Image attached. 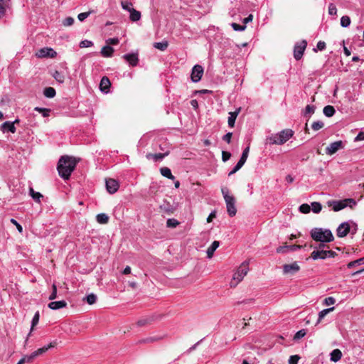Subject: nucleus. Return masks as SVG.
<instances>
[{"label": "nucleus", "instance_id": "1", "mask_svg": "<svg viewBox=\"0 0 364 364\" xmlns=\"http://www.w3.org/2000/svg\"><path fill=\"white\" fill-rule=\"evenodd\" d=\"M77 161L75 158L63 156L59 159L58 163V171L61 178L67 180L70 178L72 172L75 170Z\"/></svg>", "mask_w": 364, "mask_h": 364}, {"label": "nucleus", "instance_id": "2", "mask_svg": "<svg viewBox=\"0 0 364 364\" xmlns=\"http://www.w3.org/2000/svg\"><path fill=\"white\" fill-rule=\"evenodd\" d=\"M294 134V132L290 129L281 131L278 134H272L265 139V144H283L287 142Z\"/></svg>", "mask_w": 364, "mask_h": 364}, {"label": "nucleus", "instance_id": "3", "mask_svg": "<svg viewBox=\"0 0 364 364\" xmlns=\"http://www.w3.org/2000/svg\"><path fill=\"white\" fill-rule=\"evenodd\" d=\"M311 238L323 243L333 241L334 237L331 231L328 229H323L321 228H315L311 230Z\"/></svg>", "mask_w": 364, "mask_h": 364}, {"label": "nucleus", "instance_id": "4", "mask_svg": "<svg viewBox=\"0 0 364 364\" xmlns=\"http://www.w3.org/2000/svg\"><path fill=\"white\" fill-rule=\"evenodd\" d=\"M357 204L356 201L353 198H347L341 200H328L327 202V205L328 207H331L333 211L338 212L344 209L346 207H350L353 208Z\"/></svg>", "mask_w": 364, "mask_h": 364}, {"label": "nucleus", "instance_id": "5", "mask_svg": "<svg viewBox=\"0 0 364 364\" xmlns=\"http://www.w3.org/2000/svg\"><path fill=\"white\" fill-rule=\"evenodd\" d=\"M224 200L226 203L227 211L230 217L235 216L237 213L235 207V198L233 196L230 194L229 190L224 187L221 189Z\"/></svg>", "mask_w": 364, "mask_h": 364}, {"label": "nucleus", "instance_id": "6", "mask_svg": "<svg viewBox=\"0 0 364 364\" xmlns=\"http://www.w3.org/2000/svg\"><path fill=\"white\" fill-rule=\"evenodd\" d=\"M248 271V263H242V264L238 267L232 276V281L230 283V287H235L243 279L244 277L247 274Z\"/></svg>", "mask_w": 364, "mask_h": 364}, {"label": "nucleus", "instance_id": "7", "mask_svg": "<svg viewBox=\"0 0 364 364\" xmlns=\"http://www.w3.org/2000/svg\"><path fill=\"white\" fill-rule=\"evenodd\" d=\"M336 253L332 250H326L323 249L315 250L311 254V258L314 260L318 259H324L326 258L334 257Z\"/></svg>", "mask_w": 364, "mask_h": 364}, {"label": "nucleus", "instance_id": "8", "mask_svg": "<svg viewBox=\"0 0 364 364\" xmlns=\"http://www.w3.org/2000/svg\"><path fill=\"white\" fill-rule=\"evenodd\" d=\"M306 46L307 42L305 40H302L295 44L294 48V57L296 60H299L302 58Z\"/></svg>", "mask_w": 364, "mask_h": 364}, {"label": "nucleus", "instance_id": "9", "mask_svg": "<svg viewBox=\"0 0 364 364\" xmlns=\"http://www.w3.org/2000/svg\"><path fill=\"white\" fill-rule=\"evenodd\" d=\"M203 74V68L200 65H196L192 68V72L191 75V80L193 82H198L201 80V77Z\"/></svg>", "mask_w": 364, "mask_h": 364}, {"label": "nucleus", "instance_id": "10", "mask_svg": "<svg viewBox=\"0 0 364 364\" xmlns=\"http://www.w3.org/2000/svg\"><path fill=\"white\" fill-rule=\"evenodd\" d=\"M350 222H343L336 229V235L338 237H346L350 232Z\"/></svg>", "mask_w": 364, "mask_h": 364}, {"label": "nucleus", "instance_id": "11", "mask_svg": "<svg viewBox=\"0 0 364 364\" xmlns=\"http://www.w3.org/2000/svg\"><path fill=\"white\" fill-rule=\"evenodd\" d=\"M343 147L342 141H336L332 142L326 148V154L328 155H333L339 149Z\"/></svg>", "mask_w": 364, "mask_h": 364}, {"label": "nucleus", "instance_id": "12", "mask_svg": "<svg viewBox=\"0 0 364 364\" xmlns=\"http://www.w3.org/2000/svg\"><path fill=\"white\" fill-rule=\"evenodd\" d=\"M106 183V189L107 192L111 194H113L117 191L119 189V183L112 178L107 179L105 181Z\"/></svg>", "mask_w": 364, "mask_h": 364}, {"label": "nucleus", "instance_id": "13", "mask_svg": "<svg viewBox=\"0 0 364 364\" xmlns=\"http://www.w3.org/2000/svg\"><path fill=\"white\" fill-rule=\"evenodd\" d=\"M40 58H55L57 53L51 48H41L38 54Z\"/></svg>", "mask_w": 364, "mask_h": 364}, {"label": "nucleus", "instance_id": "14", "mask_svg": "<svg viewBox=\"0 0 364 364\" xmlns=\"http://www.w3.org/2000/svg\"><path fill=\"white\" fill-rule=\"evenodd\" d=\"M122 58L127 62L131 66H136L139 63L138 54L137 53H127L124 54Z\"/></svg>", "mask_w": 364, "mask_h": 364}, {"label": "nucleus", "instance_id": "15", "mask_svg": "<svg viewBox=\"0 0 364 364\" xmlns=\"http://www.w3.org/2000/svg\"><path fill=\"white\" fill-rule=\"evenodd\" d=\"M0 130L3 133L11 132L12 134H14L16 132V128L15 126H14V123H11V122L10 121H6L1 124Z\"/></svg>", "mask_w": 364, "mask_h": 364}, {"label": "nucleus", "instance_id": "16", "mask_svg": "<svg viewBox=\"0 0 364 364\" xmlns=\"http://www.w3.org/2000/svg\"><path fill=\"white\" fill-rule=\"evenodd\" d=\"M169 154V151H166L164 153L151 154L148 153L146 155V158L149 160L152 159L154 161H162L166 156Z\"/></svg>", "mask_w": 364, "mask_h": 364}, {"label": "nucleus", "instance_id": "17", "mask_svg": "<svg viewBox=\"0 0 364 364\" xmlns=\"http://www.w3.org/2000/svg\"><path fill=\"white\" fill-rule=\"evenodd\" d=\"M300 269L299 266L296 262L291 264H284L283 270L285 274H294Z\"/></svg>", "mask_w": 364, "mask_h": 364}, {"label": "nucleus", "instance_id": "18", "mask_svg": "<svg viewBox=\"0 0 364 364\" xmlns=\"http://www.w3.org/2000/svg\"><path fill=\"white\" fill-rule=\"evenodd\" d=\"M111 85L109 78L106 76L102 77L100 83V88L102 92L107 93Z\"/></svg>", "mask_w": 364, "mask_h": 364}, {"label": "nucleus", "instance_id": "19", "mask_svg": "<svg viewBox=\"0 0 364 364\" xmlns=\"http://www.w3.org/2000/svg\"><path fill=\"white\" fill-rule=\"evenodd\" d=\"M48 306L52 310H58L66 307L67 302L64 300L51 301L48 304Z\"/></svg>", "mask_w": 364, "mask_h": 364}, {"label": "nucleus", "instance_id": "20", "mask_svg": "<svg viewBox=\"0 0 364 364\" xmlns=\"http://www.w3.org/2000/svg\"><path fill=\"white\" fill-rule=\"evenodd\" d=\"M56 346V342L53 341L50 343L48 345L45 346L42 348H38V350L33 351L36 358L39 355H43L46 352H47L50 348H54Z\"/></svg>", "mask_w": 364, "mask_h": 364}, {"label": "nucleus", "instance_id": "21", "mask_svg": "<svg viewBox=\"0 0 364 364\" xmlns=\"http://www.w3.org/2000/svg\"><path fill=\"white\" fill-rule=\"evenodd\" d=\"M240 109H241V108H238L235 112H232L229 113V117H228V120L229 127H233L235 126L236 118H237L238 114L240 113Z\"/></svg>", "mask_w": 364, "mask_h": 364}, {"label": "nucleus", "instance_id": "22", "mask_svg": "<svg viewBox=\"0 0 364 364\" xmlns=\"http://www.w3.org/2000/svg\"><path fill=\"white\" fill-rule=\"evenodd\" d=\"M220 242L218 241H213L210 246L207 249L206 253H207V257L210 259L213 257L214 255V252L216 250V249L219 247Z\"/></svg>", "mask_w": 364, "mask_h": 364}, {"label": "nucleus", "instance_id": "23", "mask_svg": "<svg viewBox=\"0 0 364 364\" xmlns=\"http://www.w3.org/2000/svg\"><path fill=\"white\" fill-rule=\"evenodd\" d=\"M113 53H114V48L108 45L104 46L100 51L101 55L105 58L112 57L113 55Z\"/></svg>", "mask_w": 364, "mask_h": 364}, {"label": "nucleus", "instance_id": "24", "mask_svg": "<svg viewBox=\"0 0 364 364\" xmlns=\"http://www.w3.org/2000/svg\"><path fill=\"white\" fill-rule=\"evenodd\" d=\"M160 173L164 176L171 180H174L175 177L171 173V169L168 167H161L160 168Z\"/></svg>", "mask_w": 364, "mask_h": 364}, {"label": "nucleus", "instance_id": "25", "mask_svg": "<svg viewBox=\"0 0 364 364\" xmlns=\"http://www.w3.org/2000/svg\"><path fill=\"white\" fill-rule=\"evenodd\" d=\"M154 319V316H150L145 318H142L137 321V325L139 326H144L147 324H150Z\"/></svg>", "mask_w": 364, "mask_h": 364}, {"label": "nucleus", "instance_id": "26", "mask_svg": "<svg viewBox=\"0 0 364 364\" xmlns=\"http://www.w3.org/2000/svg\"><path fill=\"white\" fill-rule=\"evenodd\" d=\"M331 360L333 362H337L341 360L342 357V353L339 349H334L330 354Z\"/></svg>", "mask_w": 364, "mask_h": 364}, {"label": "nucleus", "instance_id": "27", "mask_svg": "<svg viewBox=\"0 0 364 364\" xmlns=\"http://www.w3.org/2000/svg\"><path fill=\"white\" fill-rule=\"evenodd\" d=\"M323 113L326 117H331L336 113L335 108L331 105H326L323 109Z\"/></svg>", "mask_w": 364, "mask_h": 364}, {"label": "nucleus", "instance_id": "28", "mask_svg": "<svg viewBox=\"0 0 364 364\" xmlns=\"http://www.w3.org/2000/svg\"><path fill=\"white\" fill-rule=\"evenodd\" d=\"M335 307H330V308H328V309H323L322 311H321L319 313H318V320L316 321V324L319 323L321 320L328 314L330 313L331 311H333L334 310Z\"/></svg>", "mask_w": 364, "mask_h": 364}, {"label": "nucleus", "instance_id": "29", "mask_svg": "<svg viewBox=\"0 0 364 364\" xmlns=\"http://www.w3.org/2000/svg\"><path fill=\"white\" fill-rule=\"evenodd\" d=\"M316 107L314 105H308L303 112V115L305 117L309 118L311 114L315 112Z\"/></svg>", "mask_w": 364, "mask_h": 364}, {"label": "nucleus", "instance_id": "30", "mask_svg": "<svg viewBox=\"0 0 364 364\" xmlns=\"http://www.w3.org/2000/svg\"><path fill=\"white\" fill-rule=\"evenodd\" d=\"M249 151H250V147L249 146L246 147L243 150L242 156H241L240 160L237 162L238 164H240L242 166H243V165L245 164V163L247 161V159L248 154H249Z\"/></svg>", "mask_w": 364, "mask_h": 364}, {"label": "nucleus", "instance_id": "31", "mask_svg": "<svg viewBox=\"0 0 364 364\" xmlns=\"http://www.w3.org/2000/svg\"><path fill=\"white\" fill-rule=\"evenodd\" d=\"M56 92L53 87H48L43 90V95L48 98H53L55 96Z\"/></svg>", "mask_w": 364, "mask_h": 364}, {"label": "nucleus", "instance_id": "32", "mask_svg": "<svg viewBox=\"0 0 364 364\" xmlns=\"http://www.w3.org/2000/svg\"><path fill=\"white\" fill-rule=\"evenodd\" d=\"M96 220L100 224H107L109 221V217L105 213H100L97 215Z\"/></svg>", "mask_w": 364, "mask_h": 364}, {"label": "nucleus", "instance_id": "33", "mask_svg": "<svg viewBox=\"0 0 364 364\" xmlns=\"http://www.w3.org/2000/svg\"><path fill=\"white\" fill-rule=\"evenodd\" d=\"M34 110L41 113L42 114L43 117H48L50 116V112H51V109H48V108H43V107H36L34 108Z\"/></svg>", "mask_w": 364, "mask_h": 364}, {"label": "nucleus", "instance_id": "34", "mask_svg": "<svg viewBox=\"0 0 364 364\" xmlns=\"http://www.w3.org/2000/svg\"><path fill=\"white\" fill-rule=\"evenodd\" d=\"M29 193L30 196L35 201L40 203L41 198H43V195L41 193L34 191L32 188H30Z\"/></svg>", "mask_w": 364, "mask_h": 364}, {"label": "nucleus", "instance_id": "35", "mask_svg": "<svg viewBox=\"0 0 364 364\" xmlns=\"http://www.w3.org/2000/svg\"><path fill=\"white\" fill-rule=\"evenodd\" d=\"M9 0H0V18L5 14L6 8L9 6Z\"/></svg>", "mask_w": 364, "mask_h": 364}, {"label": "nucleus", "instance_id": "36", "mask_svg": "<svg viewBox=\"0 0 364 364\" xmlns=\"http://www.w3.org/2000/svg\"><path fill=\"white\" fill-rule=\"evenodd\" d=\"M130 13V19L132 21H137L141 18V13L134 9H132Z\"/></svg>", "mask_w": 364, "mask_h": 364}, {"label": "nucleus", "instance_id": "37", "mask_svg": "<svg viewBox=\"0 0 364 364\" xmlns=\"http://www.w3.org/2000/svg\"><path fill=\"white\" fill-rule=\"evenodd\" d=\"M364 264V257H361V258H359L356 260H354V261H352V262H350L348 264H347V267L348 269H351L355 266H359V265H361V264Z\"/></svg>", "mask_w": 364, "mask_h": 364}, {"label": "nucleus", "instance_id": "38", "mask_svg": "<svg viewBox=\"0 0 364 364\" xmlns=\"http://www.w3.org/2000/svg\"><path fill=\"white\" fill-rule=\"evenodd\" d=\"M168 44L167 41L156 42L154 43V47L161 51L165 50L168 48Z\"/></svg>", "mask_w": 364, "mask_h": 364}, {"label": "nucleus", "instance_id": "39", "mask_svg": "<svg viewBox=\"0 0 364 364\" xmlns=\"http://www.w3.org/2000/svg\"><path fill=\"white\" fill-rule=\"evenodd\" d=\"M39 318H40V314H39V311H36L33 317V319H32V321H31V331H33L34 326H36L38 321H39ZM31 332L29 333L28 336H30Z\"/></svg>", "mask_w": 364, "mask_h": 364}, {"label": "nucleus", "instance_id": "40", "mask_svg": "<svg viewBox=\"0 0 364 364\" xmlns=\"http://www.w3.org/2000/svg\"><path fill=\"white\" fill-rule=\"evenodd\" d=\"M36 358V356L34 352H33L30 355H24L21 359V360L23 361V364L26 363H31Z\"/></svg>", "mask_w": 364, "mask_h": 364}, {"label": "nucleus", "instance_id": "41", "mask_svg": "<svg viewBox=\"0 0 364 364\" xmlns=\"http://www.w3.org/2000/svg\"><path fill=\"white\" fill-rule=\"evenodd\" d=\"M84 300L86 301V302L90 304V305H92V304H94L96 301H97V296L95 294H88L85 299Z\"/></svg>", "mask_w": 364, "mask_h": 364}, {"label": "nucleus", "instance_id": "42", "mask_svg": "<svg viewBox=\"0 0 364 364\" xmlns=\"http://www.w3.org/2000/svg\"><path fill=\"white\" fill-rule=\"evenodd\" d=\"M161 338H162V337H159V336H149L144 339L140 340L139 342L141 343H153L155 341H158L161 340Z\"/></svg>", "mask_w": 364, "mask_h": 364}, {"label": "nucleus", "instance_id": "43", "mask_svg": "<svg viewBox=\"0 0 364 364\" xmlns=\"http://www.w3.org/2000/svg\"><path fill=\"white\" fill-rule=\"evenodd\" d=\"M350 24V18L348 16H343L341 18V26L343 28H347Z\"/></svg>", "mask_w": 364, "mask_h": 364}, {"label": "nucleus", "instance_id": "44", "mask_svg": "<svg viewBox=\"0 0 364 364\" xmlns=\"http://www.w3.org/2000/svg\"><path fill=\"white\" fill-rule=\"evenodd\" d=\"M311 205L314 213H319L322 209V205L319 202H313Z\"/></svg>", "mask_w": 364, "mask_h": 364}, {"label": "nucleus", "instance_id": "45", "mask_svg": "<svg viewBox=\"0 0 364 364\" xmlns=\"http://www.w3.org/2000/svg\"><path fill=\"white\" fill-rule=\"evenodd\" d=\"M121 6L123 9L130 12L132 11V9L133 8V4L130 1H122L121 2Z\"/></svg>", "mask_w": 364, "mask_h": 364}, {"label": "nucleus", "instance_id": "46", "mask_svg": "<svg viewBox=\"0 0 364 364\" xmlns=\"http://www.w3.org/2000/svg\"><path fill=\"white\" fill-rule=\"evenodd\" d=\"M53 77L60 83H63L65 80V76L57 70L54 72Z\"/></svg>", "mask_w": 364, "mask_h": 364}, {"label": "nucleus", "instance_id": "47", "mask_svg": "<svg viewBox=\"0 0 364 364\" xmlns=\"http://www.w3.org/2000/svg\"><path fill=\"white\" fill-rule=\"evenodd\" d=\"M179 225V222L174 218H169L167 220L166 226L168 228H174Z\"/></svg>", "mask_w": 364, "mask_h": 364}, {"label": "nucleus", "instance_id": "48", "mask_svg": "<svg viewBox=\"0 0 364 364\" xmlns=\"http://www.w3.org/2000/svg\"><path fill=\"white\" fill-rule=\"evenodd\" d=\"M299 210L301 213L306 214L310 212L311 207L307 203H304L299 206Z\"/></svg>", "mask_w": 364, "mask_h": 364}, {"label": "nucleus", "instance_id": "49", "mask_svg": "<svg viewBox=\"0 0 364 364\" xmlns=\"http://www.w3.org/2000/svg\"><path fill=\"white\" fill-rule=\"evenodd\" d=\"M324 126V124L321 121H316L313 122L311 127L314 131H318L321 129H322Z\"/></svg>", "mask_w": 364, "mask_h": 364}, {"label": "nucleus", "instance_id": "50", "mask_svg": "<svg viewBox=\"0 0 364 364\" xmlns=\"http://www.w3.org/2000/svg\"><path fill=\"white\" fill-rule=\"evenodd\" d=\"M231 26L235 31H245L246 28L245 25H240L236 23H232L231 24Z\"/></svg>", "mask_w": 364, "mask_h": 364}, {"label": "nucleus", "instance_id": "51", "mask_svg": "<svg viewBox=\"0 0 364 364\" xmlns=\"http://www.w3.org/2000/svg\"><path fill=\"white\" fill-rule=\"evenodd\" d=\"M306 334V330H304V329L299 330L294 335V339L299 340V339L302 338L303 337H304Z\"/></svg>", "mask_w": 364, "mask_h": 364}, {"label": "nucleus", "instance_id": "52", "mask_svg": "<svg viewBox=\"0 0 364 364\" xmlns=\"http://www.w3.org/2000/svg\"><path fill=\"white\" fill-rule=\"evenodd\" d=\"M93 12V11H90L88 12H83V13H80L78 14L77 16V18L80 21H83L85 18H87Z\"/></svg>", "mask_w": 364, "mask_h": 364}, {"label": "nucleus", "instance_id": "53", "mask_svg": "<svg viewBox=\"0 0 364 364\" xmlns=\"http://www.w3.org/2000/svg\"><path fill=\"white\" fill-rule=\"evenodd\" d=\"M57 297V287L55 284H53L52 285V292L50 294L48 299L49 300H54Z\"/></svg>", "mask_w": 364, "mask_h": 364}, {"label": "nucleus", "instance_id": "54", "mask_svg": "<svg viewBox=\"0 0 364 364\" xmlns=\"http://www.w3.org/2000/svg\"><path fill=\"white\" fill-rule=\"evenodd\" d=\"M93 46V43L91 41L84 40L80 43V48H88Z\"/></svg>", "mask_w": 364, "mask_h": 364}, {"label": "nucleus", "instance_id": "55", "mask_svg": "<svg viewBox=\"0 0 364 364\" xmlns=\"http://www.w3.org/2000/svg\"><path fill=\"white\" fill-rule=\"evenodd\" d=\"M74 23V18L72 17H67L63 21V25L65 26H72Z\"/></svg>", "mask_w": 364, "mask_h": 364}, {"label": "nucleus", "instance_id": "56", "mask_svg": "<svg viewBox=\"0 0 364 364\" xmlns=\"http://www.w3.org/2000/svg\"><path fill=\"white\" fill-rule=\"evenodd\" d=\"M300 357L297 355H291L289 359V364H298Z\"/></svg>", "mask_w": 364, "mask_h": 364}, {"label": "nucleus", "instance_id": "57", "mask_svg": "<svg viewBox=\"0 0 364 364\" xmlns=\"http://www.w3.org/2000/svg\"><path fill=\"white\" fill-rule=\"evenodd\" d=\"M335 302L336 299L332 296L327 297L323 301V304L327 306L333 305Z\"/></svg>", "mask_w": 364, "mask_h": 364}, {"label": "nucleus", "instance_id": "58", "mask_svg": "<svg viewBox=\"0 0 364 364\" xmlns=\"http://www.w3.org/2000/svg\"><path fill=\"white\" fill-rule=\"evenodd\" d=\"M337 13V9L333 4H330L328 6V14L330 15H336Z\"/></svg>", "mask_w": 364, "mask_h": 364}, {"label": "nucleus", "instance_id": "59", "mask_svg": "<svg viewBox=\"0 0 364 364\" xmlns=\"http://www.w3.org/2000/svg\"><path fill=\"white\" fill-rule=\"evenodd\" d=\"M277 253H285L289 252V245L279 246L277 248Z\"/></svg>", "mask_w": 364, "mask_h": 364}, {"label": "nucleus", "instance_id": "60", "mask_svg": "<svg viewBox=\"0 0 364 364\" xmlns=\"http://www.w3.org/2000/svg\"><path fill=\"white\" fill-rule=\"evenodd\" d=\"M231 157V154L226 151H222V160L225 162L228 161Z\"/></svg>", "mask_w": 364, "mask_h": 364}, {"label": "nucleus", "instance_id": "61", "mask_svg": "<svg viewBox=\"0 0 364 364\" xmlns=\"http://www.w3.org/2000/svg\"><path fill=\"white\" fill-rule=\"evenodd\" d=\"M350 222V233L352 235H355L358 230V225L355 223L353 222V221H349Z\"/></svg>", "mask_w": 364, "mask_h": 364}, {"label": "nucleus", "instance_id": "62", "mask_svg": "<svg viewBox=\"0 0 364 364\" xmlns=\"http://www.w3.org/2000/svg\"><path fill=\"white\" fill-rule=\"evenodd\" d=\"M10 221L12 224H14L16 227V228L19 232L21 233L23 232L22 226L15 219L11 218Z\"/></svg>", "mask_w": 364, "mask_h": 364}, {"label": "nucleus", "instance_id": "63", "mask_svg": "<svg viewBox=\"0 0 364 364\" xmlns=\"http://www.w3.org/2000/svg\"><path fill=\"white\" fill-rule=\"evenodd\" d=\"M232 133V132H228L226 134H225L223 136V140L226 141L228 144H230L231 142Z\"/></svg>", "mask_w": 364, "mask_h": 364}, {"label": "nucleus", "instance_id": "64", "mask_svg": "<svg viewBox=\"0 0 364 364\" xmlns=\"http://www.w3.org/2000/svg\"><path fill=\"white\" fill-rule=\"evenodd\" d=\"M364 140V132H360L358 135L355 136L354 141H363Z\"/></svg>", "mask_w": 364, "mask_h": 364}]
</instances>
